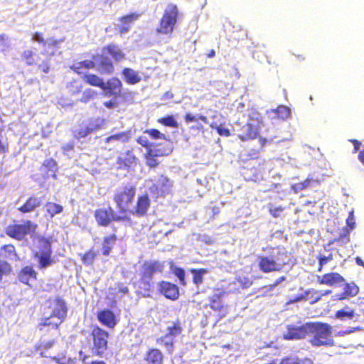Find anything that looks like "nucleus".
Returning a JSON list of instances; mask_svg holds the SVG:
<instances>
[{
	"label": "nucleus",
	"instance_id": "0eeeda50",
	"mask_svg": "<svg viewBox=\"0 0 364 364\" xmlns=\"http://www.w3.org/2000/svg\"><path fill=\"white\" fill-rule=\"evenodd\" d=\"M309 334L311 338L309 342L314 347L332 346L334 344L333 328L323 322H310Z\"/></svg>",
	"mask_w": 364,
	"mask_h": 364
},
{
	"label": "nucleus",
	"instance_id": "9b49d317",
	"mask_svg": "<svg viewBox=\"0 0 364 364\" xmlns=\"http://www.w3.org/2000/svg\"><path fill=\"white\" fill-rule=\"evenodd\" d=\"M95 218L99 226H108L112 221H129L130 218L127 215H115L112 208H98L94 213Z\"/></svg>",
	"mask_w": 364,
	"mask_h": 364
},
{
	"label": "nucleus",
	"instance_id": "680f3d73",
	"mask_svg": "<svg viewBox=\"0 0 364 364\" xmlns=\"http://www.w3.org/2000/svg\"><path fill=\"white\" fill-rule=\"evenodd\" d=\"M346 224L350 230H353L355 228V222L354 218L353 210L350 211L348 217L346 219Z\"/></svg>",
	"mask_w": 364,
	"mask_h": 364
},
{
	"label": "nucleus",
	"instance_id": "cd10ccee",
	"mask_svg": "<svg viewBox=\"0 0 364 364\" xmlns=\"http://www.w3.org/2000/svg\"><path fill=\"white\" fill-rule=\"evenodd\" d=\"M163 360L162 352L156 348H151L144 353L140 364H163Z\"/></svg>",
	"mask_w": 364,
	"mask_h": 364
},
{
	"label": "nucleus",
	"instance_id": "e2e57ef3",
	"mask_svg": "<svg viewBox=\"0 0 364 364\" xmlns=\"http://www.w3.org/2000/svg\"><path fill=\"white\" fill-rule=\"evenodd\" d=\"M218 134L222 136H230V130L224 127L218 126L215 127Z\"/></svg>",
	"mask_w": 364,
	"mask_h": 364
},
{
	"label": "nucleus",
	"instance_id": "338daca9",
	"mask_svg": "<svg viewBox=\"0 0 364 364\" xmlns=\"http://www.w3.org/2000/svg\"><path fill=\"white\" fill-rule=\"evenodd\" d=\"M349 141L354 146L353 153H356L361 146V142L357 139H350Z\"/></svg>",
	"mask_w": 364,
	"mask_h": 364
},
{
	"label": "nucleus",
	"instance_id": "49530a36",
	"mask_svg": "<svg viewBox=\"0 0 364 364\" xmlns=\"http://www.w3.org/2000/svg\"><path fill=\"white\" fill-rule=\"evenodd\" d=\"M130 139V132H121L111 136H107L105 139V143L108 144L112 141H121V142H127Z\"/></svg>",
	"mask_w": 364,
	"mask_h": 364
},
{
	"label": "nucleus",
	"instance_id": "774afa93",
	"mask_svg": "<svg viewBox=\"0 0 364 364\" xmlns=\"http://www.w3.org/2000/svg\"><path fill=\"white\" fill-rule=\"evenodd\" d=\"M332 259V256L330 255L328 257L322 256L318 258V262L321 263V265L326 264L328 261Z\"/></svg>",
	"mask_w": 364,
	"mask_h": 364
},
{
	"label": "nucleus",
	"instance_id": "052dcab7",
	"mask_svg": "<svg viewBox=\"0 0 364 364\" xmlns=\"http://www.w3.org/2000/svg\"><path fill=\"white\" fill-rule=\"evenodd\" d=\"M311 181L309 179L305 180L304 182H299L297 183H295L293 187L295 189V191L299 190H304L307 188L310 185Z\"/></svg>",
	"mask_w": 364,
	"mask_h": 364
},
{
	"label": "nucleus",
	"instance_id": "423d86ee",
	"mask_svg": "<svg viewBox=\"0 0 364 364\" xmlns=\"http://www.w3.org/2000/svg\"><path fill=\"white\" fill-rule=\"evenodd\" d=\"M181 17L182 13L178 6L174 4H168L164 11L158 26L156 28V33L159 35L171 37Z\"/></svg>",
	"mask_w": 364,
	"mask_h": 364
},
{
	"label": "nucleus",
	"instance_id": "a18cd8bd",
	"mask_svg": "<svg viewBox=\"0 0 364 364\" xmlns=\"http://www.w3.org/2000/svg\"><path fill=\"white\" fill-rule=\"evenodd\" d=\"M279 364H314V363L309 358L301 359L295 356H287L281 360Z\"/></svg>",
	"mask_w": 364,
	"mask_h": 364
},
{
	"label": "nucleus",
	"instance_id": "aec40b11",
	"mask_svg": "<svg viewBox=\"0 0 364 364\" xmlns=\"http://www.w3.org/2000/svg\"><path fill=\"white\" fill-rule=\"evenodd\" d=\"M150 206V199L147 194H142L138 196L136 205L132 206L128 215L142 217L144 216Z\"/></svg>",
	"mask_w": 364,
	"mask_h": 364
},
{
	"label": "nucleus",
	"instance_id": "f03ea898",
	"mask_svg": "<svg viewBox=\"0 0 364 364\" xmlns=\"http://www.w3.org/2000/svg\"><path fill=\"white\" fill-rule=\"evenodd\" d=\"M162 268V264L158 261H146L144 262L140 278L133 284L136 294L143 297L151 296L154 291V282H152L153 275L157 272H161Z\"/></svg>",
	"mask_w": 364,
	"mask_h": 364
},
{
	"label": "nucleus",
	"instance_id": "de8ad7c7",
	"mask_svg": "<svg viewBox=\"0 0 364 364\" xmlns=\"http://www.w3.org/2000/svg\"><path fill=\"white\" fill-rule=\"evenodd\" d=\"M156 343L166 347L170 353H172L174 349L175 339L165 334L156 340Z\"/></svg>",
	"mask_w": 364,
	"mask_h": 364
},
{
	"label": "nucleus",
	"instance_id": "9d476101",
	"mask_svg": "<svg viewBox=\"0 0 364 364\" xmlns=\"http://www.w3.org/2000/svg\"><path fill=\"white\" fill-rule=\"evenodd\" d=\"M46 58L38 63V55L31 49L24 50L21 53V60L28 66L36 65L41 73L48 74L52 69V65L50 63V55H45Z\"/></svg>",
	"mask_w": 364,
	"mask_h": 364
},
{
	"label": "nucleus",
	"instance_id": "13d9d810",
	"mask_svg": "<svg viewBox=\"0 0 364 364\" xmlns=\"http://www.w3.org/2000/svg\"><path fill=\"white\" fill-rule=\"evenodd\" d=\"M173 273L179 279L181 285L185 286L186 284V282L185 279L186 273L184 269L181 267H175Z\"/></svg>",
	"mask_w": 364,
	"mask_h": 364
},
{
	"label": "nucleus",
	"instance_id": "7c9ffc66",
	"mask_svg": "<svg viewBox=\"0 0 364 364\" xmlns=\"http://www.w3.org/2000/svg\"><path fill=\"white\" fill-rule=\"evenodd\" d=\"M272 141V139H267L264 137H259V148H252L248 150L246 153L243 154L244 160H254L257 159L259 156L260 151L263 149V148Z\"/></svg>",
	"mask_w": 364,
	"mask_h": 364
},
{
	"label": "nucleus",
	"instance_id": "c756f323",
	"mask_svg": "<svg viewBox=\"0 0 364 364\" xmlns=\"http://www.w3.org/2000/svg\"><path fill=\"white\" fill-rule=\"evenodd\" d=\"M344 282L345 279L338 272H329L324 274L321 277H317V282L319 284L334 286L337 284L343 283Z\"/></svg>",
	"mask_w": 364,
	"mask_h": 364
},
{
	"label": "nucleus",
	"instance_id": "7ed1b4c3",
	"mask_svg": "<svg viewBox=\"0 0 364 364\" xmlns=\"http://www.w3.org/2000/svg\"><path fill=\"white\" fill-rule=\"evenodd\" d=\"M31 253L33 258L37 262V267L39 269H46L55 263L53 257L51 237L36 236L33 238Z\"/></svg>",
	"mask_w": 364,
	"mask_h": 364
},
{
	"label": "nucleus",
	"instance_id": "f8f14e48",
	"mask_svg": "<svg viewBox=\"0 0 364 364\" xmlns=\"http://www.w3.org/2000/svg\"><path fill=\"white\" fill-rule=\"evenodd\" d=\"M47 314L63 321L67 316V306L65 301L60 297L48 299L43 312V314Z\"/></svg>",
	"mask_w": 364,
	"mask_h": 364
},
{
	"label": "nucleus",
	"instance_id": "c03bdc74",
	"mask_svg": "<svg viewBox=\"0 0 364 364\" xmlns=\"http://www.w3.org/2000/svg\"><path fill=\"white\" fill-rule=\"evenodd\" d=\"M66 88L70 95H77L82 92L83 85L78 79H73L67 83Z\"/></svg>",
	"mask_w": 364,
	"mask_h": 364
},
{
	"label": "nucleus",
	"instance_id": "58836bf2",
	"mask_svg": "<svg viewBox=\"0 0 364 364\" xmlns=\"http://www.w3.org/2000/svg\"><path fill=\"white\" fill-rule=\"evenodd\" d=\"M63 206L60 204L48 201L45 204L46 216L53 218L55 215L60 214L63 211Z\"/></svg>",
	"mask_w": 364,
	"mask_h": 364
},
{
	"label": "nucleus",
	"instance_id": "6ab92c4d",
	"mask_svg": "<svg viewBox=\"0 0 364 364\" xmlns=\"http://www.w3.org/2000/svg\"><path fill=\"white\" fill-rule=\"evenodd\" d=\"M158 290L161 295L171 301L177 300L180 295L178 287L168 281L159 282Z\"/></svg>",
	"mask_w": 364,
	"mask_h": 364
},
{
	"label": "nucleus",
	"instance_id": "f3484780",
	"mask_svg": "<svg viewBox=\"0 0 364 364\" xmlns=\"http://www.w3.org/2000/svg\"><path fill=\"white\" fill-rule=\"evenodd\" d=\"M33 41H36L45 46V49L41 52L43 55H55L59 48L60 40L53 39L46 42L43 33L41 32H35L31 37Z\"/></svg>",
	"mask_w": 364,
	"mask_h": 364
},
{
	"label": "nucleus",
	"instance_id": "b1692460",
	"mask_svg": "<svg viewBox=\"0 0 364 364\" xmlns=\"http://www.w3.org/2000/svg\"><path fill=\"white\" fill-rule=\"evenodd\" d=\"M40 170L43 173V177L44 178L52 177L55 179L57 178L58 165L53 158H48L43 161Z\"/></svg>",
	"mask_w": 364,
	"mask_h": 364
},
{
	"label": "nucleus",
	"instance_id": "72a5a7b5",
	"mask_svg": "<svg viewBox=\"0 0 364 364\" xmlns=\"http://www.w3.org/2000/svg\"><path fill=\"white\" fill-rule=\"evenodd\" d=\"M63 321L53 317V315L49 314H43L38 325V328L42 330L45 327H49L52 329L58 328Z\"/></svg>",
	"mask_w": 364,
	"mask_h": 364
},
{
	"label": "nucleus",
	"instance_id": "393cba45",
	"mask_svg": "<svg viewBox=\"0 0 364 364\" xmlns=\"http://www.w3.org/2000/svg\"><path fill=\"white\" fill-rule=\"evenodd\" d=\"M99 322L109 328H114L118 323L116 315L110 309H103L99 311L97 314Z\"/></svg>",
	"mask_w": 364,
	"mask_h": 364
},
{
	"label": "nucleus",
	"instance_id": "a19ab883",
	"mask_svg": "<svg viewBox=\"0 0 364 364\" xmlns=\"http://www.w3.org/2000/svg\"><path fill=\"white\" fill-rule=\"evenodd\" d=\"M97 256V252L93 247L84 253L80 254L82 263L86 266H92Z\"/></svg>",
	"mask_w": 364,
	"mask_h": 364
},
{
	"label": "nucleus",
	"instance_id": "ea45409f",
	"mask_svg": "<svg viewBox=\"0 0 364 364\" xmlns=\"http://www.w3.org/2000/svg\"><path fill=\"white\" fill-rule=\"evenodd\" d=\"M97 70L101 74L111 75L114 71V66L109 59L105 58L98 64Z\"/></svg>",
	"mask_w": 364,
	"mask_h": 364
},
{
	"label": "nucleus",
	"instance_id": "2eb2a0df",
	"mask_svg": "<svg viewBox=\"0 0 364 364\" xmlns=\"http://www.w3.org/2000/svg\"><path fill=\"white\" fill-rule=\"evenodd\" d=\"M101 89L107 97H112L114 99L123 97V84L117 77H112L107 82L104 81Z\"/></svg>",
	"mask_w": 364,
	"mask_h": 364
},
{
	"label": "nucleus",
	"instance_id": "79ce46f5",
	"mask_svg": "<svg viewBox=\"0 0 364 364\" xmlns=\"http://www.w3.org/2000/svg\"><path fill=\"white\" fill-rule=\"evenodd\" d=\"M166 335L175 339L176 336H178L183 331V327L181 322L179 319H177L171 323V325L167 327Z\"/></svg>",
	"mask_w": 364,
	"mask_h": 364
},
{
	"label": "nucleus",
	"instance_id": "09e8293b",
	"mask_svg": "<svg viewBox=\"0 0 364 364\" xmlns=\"http://www.w3.org/2000/svg\"><path fill=\"white\" fill-rule=\"evenodd\" d=\"M152 153L153 151L151 148L146 149V151L144 154L145 163L149 168H155L159 166V161L156 158V155H154Z\"/></svg>",
	"mask_w": 364,
	"mask_h": 364
},
{
	"label": "nucleus",
	"instance_id": "5701e85b",
	"mask_svg": "<svg viewBox=\"0 0 364 364\" xmlns=\"http://www.w3.org/2000/svg\"><path fill=\"white\" fill-rule=\"evenodd\" d=\"M102 51L104 54L109 56L115 62H120L125 59V53L123 49L117 44L112 42L105 46Z\"/></svg>",
	"mask_w": 364,
	"mask_h": 364
},
{
	"label": "nucleus",
	"instance_id": "f257e3e1",
	"mask_svg": "<svg viewBox=\"0 0 364 364\" xmlns=\"http://www.w3.org/2000/svg\"><path fill=\"white\" fill-rule=\"evenodd\" d=\"M259 269L263 273L279 272L291 268L295 258L284 247H272L268 255H260L257 258Z\"/></svg>",
	"mask_w": 364,
	"mask_h": 364
},
{
	"label": "nucleus",
	"instance_id": "5fc2aeb1",
	"mask_svg": "<svg viewBox=\"0 0 364 364\" xmlns=\"http://www.w3.org/2000/svg\"><path fill=\"white\" fill-rule=\"evenodd\" d=\"M343 291L345 294H347V296L353 297L358 294L359 288L354 283H347L343 288Z\"/></svg>",
	"mask_w": 364,
	"mask_h": 364
},
{
	"label": "nucleus",
	"instance_id": "473e14b6",
	"mask_svg": "<svg viewBox=\"0 0 364 364\" xmlns=\"http://www.w3.org/2000/svg\"><path fill=\"white\" fill-rule=\"evenodd\" d=\"M18 280L25 284H28L31 279L36 280L37 279V272L31 266L23 267L18 272Z\"/></svg>",
	"mask_w": 364,
	"mask_h": 364
},
{
	"label": "nucleus",
	"instance_id": "ddd939ff",
	"mask_svg": "<svg viewBox=\"0 0 364 364\" xmlns=\"http://www.w3.org/2000/svg\"><path fill=\"white\" fill-rule=\"evenodd\" d=\"M217 292L208 297V306L214 311L217 312L221 318L228 314V305L223 301V296L226 292L225 291H218L215 289Z\"/></svg>",
	"mask_w": 364,
	"mask_h": 364
},
{
	"label": "nucleus",
	"instance_id": "bb28decb",
	"mask_svg": "<svg viewBox=\"0 0 364 364\" xmlns=\"http://www.w3.org/2000/svg\"><path fill=\"white\" fill-rule=\"evenodd\" d=\"M140 16V14L133 12L124 16H121L119 18L121 24L117 27V31L120 35L127 33L130 28L132 24L136 21Z\"/></svg>",
	"mask_w": 364,
	"mask_h": 364
},
{
	"label": "nucleus",
	"instance_id": "603ef678",
	"mask_svg": "<svg viewBox=\"0 0 364 364\" xmlns=\"http://www.w3.org/2000/svg\"><path fill=\"white\" fill-rule=\"evenodd\" d=\"M157 122L164 126L178 128V124L172 115H168L161 118L158 119Z\"/></svg>",
	"mask_w": 364,
	"mask_h": 364
},
{
	"label": "nucleus",
	"instance_id": "412c9836",
	"mask_svg": "<svg viewBox=\"0 0 364 364\" xmlns=\"http://www.w3.org/2000/svg\"><path fill=\"white\" fill-rule=\"evenodd\" d=\"M138 162V159L132 149L127 150L121 153L117 157L116 163L119 169L130 168L134 167Z\"/></svg>",
	"mask_w": 364,
	"mask_h": 364
},
{
	"label": "nucleus",
	"instance_id": "f704fd0d",
	"mask_svg": "<svg viewBox=\"0 0 364 364\" xmlns=\"http://www.w3.org/2000/svg\"><path fill=\"white\" fill-rule=\"evenodd\" d=\"M122 75L125 82L128 85H136L141 80L139 73L130 68H123Z\"/></svg>",
	"mask_w": 364,
	"mask_h": 364
},
{
	"label": "nucleus",
	"instance_id": "bf43d9fd",
	"mask_svg": "<svg viewBox=\"0 0 364 364\" xmlns=\"http://www.w3.org/2000/svg\"><path fill=\"white\" fill-rule=\"evenodd\" d=\"M145 133L148 134L154 139H164V134L156 129H146Z\"/></svg>",
	"mask_w": 364,
	"mask_h": 364
},
{
	"label": "nucleus",
	"instance_id": "8fccbe9b",
	"mask_svg": "<svg viewBox=\"0 0 364 364\" xmlns=\"http://www.w3.org/2000/svg\"><path fill=\"white\" fill-rule=\"evenodd\" d=\"M97 95L98 92L96 90L88 87L84 90L79 100L82 103L87 104L89 102L94 100Z\"/></svg>",
	"mask_w": 364,
	"mask_h": 364
},
{
	"label": "nucleus",
	"instance_id": "a211bd4d",
	"mask_svg": "<svg viewBox=\"0 0 364 364\" xmlns=\"http://www.w3.org/2000/svg\"><path fill=\"white\" fill-rule=\"evenodd\" d=\"M172 182L165 176L161 175L150 187V191L156 197L164 196L171 192Z\"/></svg>",
	"mask_w": 364,
	"mask_h": 364
},
{
	"label": "nucleus",
	"instance_id": "e433bc0d",
	"mask_svg": "<svg viewBox=\"0 0 364 364\" xmlns=\"http://www.w3.org/2000/svg\"><path fill=\"white\" fill-rule=\"evenodd\" d=\"M355 316H359V314H356L355 310L348 306L336 311L334 318L341 321L353 320Z\"/></svg>",
	"mask_w": 364,
	"mask_h": 364
},
{
	"label": "nucleus",
	"instance_id": "20e7f679",
	"mask_svg": "<svg viewBox=\"0 0 364 364\" xmlns=\"http://www.w3.org/2000/svg\"><path fill=\"white\" fill-rule=\"evenodd\" d=\"M80 333L91 342L92 353L97 357H103L109 348V333L98 325L90 326L89 336H86L87 331L85 329H82Z\"/></svg>",
	"mask_w": 364,
	"mask_h": 364
},
{
	"label": "nucleus",
	"instance_id": "dca6fc26",
	"mask_svg": "<svg viewBox=\"0 0 364 364\" xmlns=\"http://www.w3.org/2000/svg\"><path fill=\"white\" fill-rule=\"evenodd\" d=\"M310 322L303 323L300 326L289 324L287 326V331L283 335L285 340H299L304 338L309 334Z\"/></svg>",
	"mask_w": 364,
	"mask_h": 364
},
{
	"label": "nucleus",
	"instance_id": "c9c22d12",
	"mask_svg": "<svg viewBox=\"0 0 364 364\" xmlns=\"http://www.w3.org/2000/svg\"><path fill=\"white\" fill-rule=\"evenodd\" d=\"M117 240V236L115 234H111L104 237L101 248V252L104 256L108 257L109 255Z\"/></svg>",
	"mask_w": 364,
	"mask_h": 364
},
{
	"label": "nucleus",
	"instance_id": "a878e982",
	"mask_svg": "<svg viewBox=\"0 0 364 364\" xmlns=\"http://www.w3.org/2000/svg\"><path fill=\"white\" fill-rule=\"evenodd\" d=\"M103 120L100 119L90 122L87 126L75 131L73 134V136L77 139L84 138L92 132L102 129L103 127Z\"/></svg>",
	"mask_w": 364,
	"mask_h": 364
},
{
	"label": "nucleus",
	"instance_id": "0e129e2a",
	"mask_svg": "<svg viewBox=\"0 0 364 364\" xmlns=\"http://www.w3.org/2000/svg\"><path fill=\"white\" fill-rule=\"evenodd\" d=\"M283 210L284 209L282 207H270L269 208V213L274 218L279 217L281 213L283 211Z\"/></svg>",
	"mask_w": 364,
	"mask_h": 364
},
{
	"label": "nucleus",
	"instance_id": "6e6552de",
	"mask_svg": "<svg viewBox=\"0 0 364 364\" xmlns=\"http://www.w3.org/2000/svg\"><path fill=\"white\" fill-rule=\"evenodd\" d=\"M38 225L30 220H22L21 223L14 222L9 225L5 229V233L11 238L21 241L28 235L36 232Z\"/></svg>",
	"mask_w": 364,
	"mask_h": 364
},
{
	"label": "nucleus",
	"instance_id": "c85d7f7f",
	"mask_svg": "<svg viewBox=\"0 0 364 364\" xmlns=\"http://www.w3.org/2000/svg\"><path fill=\"white\" fill-rule=\"evenodd\" d=\"M41 205L42 200L35 195H31L18 208V210L23 214L29 213L35 211Z\"/></svg>",
	"mask_w": 364,
	"mask_h": 364
},
{
	"label": "nucleus",
	"instance_id": "37998d69",
	"mask_svg": "<svg viewBox=\"0 0 364 364\" xmlns=\"http://www.w3.org/2000/svg\"><path fill=\"white\" fill-rule=\"evenodd\" d=\"M189 272L193 274V283L196 286H199L203 282V276L208 274L209 271L205 268H192Z\"/></svg>",
	"mask_w": 364,
	"mask_h": 364
},
{
	"label": "nucleus",
	"instance_id": "4c0bfd02",
	"mask_svg": "<svg viewBox=\"0 0 364 364\" xmlns=\"http://www.w3.org/2000/svg\"><path fill=\"white\" fill-rule=\"evenodd\" d=\"M82 79L86 84L90 86L101 89L103 85V78L94 73H84L82 75Z\"/></svg>",
	"mask_w": 364,
	"mask_h": 364
},
{
	"label": "nucleus",
	"instance_id": "39448f33",
	"mask_svg": "<svg viewBox=\"0 0 364 364\" xmlns=\"http://www.w3.org/2000/svg\"><path fill=\"white\" fill-rule=\"evenodd\" d=\"M136 192V187L132 183H123L116 188L113 195V200L121 215L128 216V213L133 206Z\"/></svg>",
	"mask_w": 364,
	"mask_h": 364
},
{
	"label": "nucleus",
	"instance_id": "4be33fe9",
	"mask_svg": "<svg viewBox=\"0 0 364 364\" xmlns=\"http://www.w3.org/2000/svg\"><path fill=\"white\" fill-rule=\"evenodd\" d=\"M264 161L251 167H244L243 174L247 181H259L263 178L264 173Z\"/></svg>",
	"mask_w": 364,
	"mask_h": 364
},
{
	"label": "nucleus",
	"instance_id": "3c124183",
	"mask_svg": "<svg viewBox=\"0 0 364 364\" xmlns=\"http://www.w3.org/2000/svg\"><path fill=\"white\" fill-rule=\"evenodd\" d=\"M1 255L5 258H12L17 255L16 247L13 244H6L1 247Z\"/></svg>",
	"mask_w": 364,
	"mask_h": 364
},
{
	"label": "nucleus",
	"instance_id": "6e6d98bb",
	"mask_svg": "<svg viewBox=\"0 0 364 364\" xmlns=\"http://www.w3.org/2000/svg\"><path fill=\"white\" fill-rule=\"evenodd\" d=\"M12 271L11 264L6 261L0 260V282L4 276L9 275Z\"/></svg>",
	"mask_w": 364,
	"mask_h": 364
},
{
	"label": "nucleus",
	"instance_id": "864d4df0",
	"mask_svg": "<svg viewBox=\"0 0 364 364\" xmlns=\"http://www.w3.org/2000/svg\"><path fill=\"white\" fill-rule=\"evenodd\" d=\"M274 112L277 114L278 118L282 119H287L291 115L290 109L284 105H279L275 109Z\"/></svg>",
	"mask_w": 364,
	"mask_h": 364
},
{
	"label": "nucleus",
	"instance_id": "1a4fd4ad",
	"mask_svg": "<svg viewBox=\"0 0 364 364\" xmlns=\"http://www.w3.org/2000/svg\"><path fill=\"white\" fill-rule=\"evenodd\" d=\"M262 125V114L257 111H252L249 115L247 123L243 127V132L237 136L238 139L242 141H246L257 138L259 135Z\"/></svg>",
	"mask_w": 364,
	"mask_h": 364
},
{
	"label": "nucleus",
	"instance_id": "2f4dec72",
	"mask_svg": "<svg viewBox=\"0 0 364 364\" xmlns=\"http://www.w3.org/2000/svg\"><path fill=\"white\" fill-rule=\"evenodd\" d=\"M70 68L77 75H84V70H89L96 68V63L92 60H85L77 62L70 66Z\"/></svg>",
	"mask_w": 364,
	"mask_h": 364
},
{
	"label": "nucleus",
	"instance_id": "4468645a",
	"mask_svg": "<svg viewBox=\"0 0 364 364\" xmlns=\"http://www.w3.org/2000/svg\"><path fill=\"white\" fill-rule=\"evenodd\" d=\"M332 293L330 289L327 290H317L315 289H309L304 291L303 294L296 296L294 299L289 300L287 302V304L297 302L301 300H304L310 304H314L321 300L324 296L329 295Z\"/></svg>",
	"mask_w": 364,
	"mask_h": 364
},
{
	"label": "nucleus",
	"instance_id": "69168bd1",
	"mask_svg": "<svg viewBox=\"0 0 364 364\" xmlns=\"http://www.w3.org/2000/svg\"><path fill=\"white\" fill-rule=\"evenodd\" d=\"M136 142L138 144H139L140 145H141L142 146L144 147H146L147 149L149 147V140L144 137V136H139L137 139H136Z\"/></svg>",
	"mask_w": 364,
	"mask_h": 364
},
{
	"label": "nucleus",
	"instance_id": "4d7b16f0",
	"mask_svg": "<svg viewBox=\"0 0 364 364\" xmlns=\"http://www.w3.org/2000/svg\"><path fill=\"white\" fill-rule=\"evenodd\" d=\"M184 120L187 123L197 122L198 120H200L205 124H208V122L207 117H205L204 115H199L198 117H196L191 113H186L184 115Z\"/></svg>",
	"mask_w": 364,
	"mask_h": 364
}]
</instances>
